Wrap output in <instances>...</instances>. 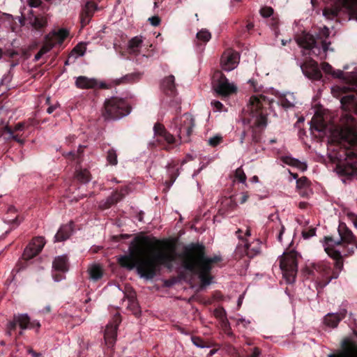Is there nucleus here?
I'll use <instances>...</instances> for the list:
<instances>
[{
  "label": "nucleus",
  "instance_id": "obj_57",
  "mask_svg": "<svg viewBox=\"0 0 357 357\" xmlns=\"http://www.w3.org/2000/svg\"><path fill=\"white\" fill-rule=\"evenodd\" d=\"M278 24L279 21L278 18L273 17L271 19L270 25L271 26L272 29L275 31V33H277Z\"/></svg>",
  "mask_w": 357,
  "mask_h": 357
},
{
  "label": "nucleus",
  "instance_id": "obj_50",
  "mask_svg": "<svg viewBox=\"0 0 357 357\" xmlns=\"http://www.w3.org/2000/svg\"><path fill=\"white\" fill-rule=\"evenodd\" d=\"M355 100L354 95L344 96L341 98V103L342 105L352 103Z\"/></svg>",
  "mask_w": 357,
  "mask_h": 357
},
{
  "label": "nucleus",
  "instance_id": "obj_4",
  "mask_svg": "<svg viewBox=\"0 0 357 357\" xmlns=\"http://www.w3.org/2000/svg\"><path fill=\"white\" fill-rule=\"evenodd\" d=\"M345 139L349 145L346 150V162L338 165L337 169L340 174L351 176L357 174V128H348Z\"/></svg>",
  "mask_w": 357,
  "mask_h": 357
},
{
  "label": "nucleus",
  "instance_id": "obj_15",
  "mask_svg": "<svg viewBox=\"0 0 357 357\" xmlns=\"http://www.w3.org/2000/svg\"><path fill=\"white\" fill-rule=\"evenodd\" d=\"M328 357H357V340L345 338L341 342V350Z\"/></svg>",
  "mask_w": 357,
  "mask_h": 357
},
{
  "label": "nucleus",
  "instance_id": "obj_25",
  "mask_svg": "<svg viewBox=\"0 0 357 357\" xmlns=\"http://www.w3.org/2000/svg\"><path fill=\"white\" fill-rule=\"evenodd\" d=\"M324 250L328 256L335 260V267L336 269L340 271L343 268V261L341 252L338 250H336L334 248L325 245Z\"/></svg>",
  "mask_w": 357,
  "mask_h": 357
},
{
  "label": "nucleus",
  "instance_id": "obj_45",
  "mask_svg": "<svg viewBox=\"0 0 357 357\" xmlns=\"http://www.w3.org/2000/svg\"><path fill=\"white\" fill-rule=\"evenodd\" d=\"M323 14L326 17L333 19L337 15L338 10L336 8L333 9L327 8L324 9Z\"/></svg>",
  "mask_w": 357,
  "mask_h": 357
},
{
  "label": "nucleus",
  "instance_id": "obj_10",
  "mask_svg": "<svg viewBox=\"0 0 357 357\" xmlns=\"http://www.w3.org/2000/svg\"><path fill=\"white\" fill-rule=\"evenodd\" d=\"M340 238L335 240L333 236L324 237V245L334 248L342 244L353 245L357 248V238L345 223L340 222L337 228Z\"/></svg>",
  "mask_w": 357,
  "mask_h": 357
},
{
  "label": "nucleus",
  "instance_id": "obj_16",
  "mask_svg": "<svg viewBox=\"0 0 357 357\" xmlns=\"http://www.w3.org/2000/svg\"><path fill=\"white\" fill-rule=\"evenodd\" d=\"M296 40L300 47L311 50L312 54L317 56L321 53V48L317 45L313 35L303 32L296 38Z\"/></svg>",
  "mask_w": 357,
  "mask_h": 357
},
{
  "label": "nucleus",
  "instance_id": "obj_29",
  "mask_svg": "<svg viewBox=\"0 0 357 357\" xmlns=\"http://www.w3.org/2000/svg\"><path fill=\"white\" fill-rule=\"evenodd\" d=\"M281 160L284 164L292 166V167H297L302 171L306 170L307 167V165L305 163L301 162L298 159L294 158L291 156H289V155L282 156Z\"/></svg>",
  "mask_w": 357,
  "mask_h": 357
},
{
  "label": "nucleus",
  "instance_id": "obj_1",
  "mask_svg": "<svg viewBox=\"0 0 357 357\" xmlns=\"http://www.w3.org/2000/svg\"><path fill=\"white\" fill-rule=\"evenodd\" d=\"M177 257L173 243L154 237L137 236L129 246V254L120 256L118 262L129 271L136 268L141 278L152 280L162 267L172 271Z\"/></svg>",
  "mask_w": 357,
  "mask_h": 357
},
{
  "label": "nucleus",
  "instance_id": "obj_20",
  "mask_svg": "<svg viewBox=\"0 0 357 357\" xmlns=\"http://www.w3.org/2000/svg\"><path fill=\"white\" fill-rule=\"evenodd\" d=\"M75 86L81 89H96L97 87L102 89H109V86L105 83H99L95 78H89L86 76H79L75 80Z\"/></svg>",
  "mask_w": 357,
  "mask_h": 357
},
{
  "label": "nucleus",
  "instance_id": "obj_40",
  "mask_svg": "<svg viewBox=\"0 0 357 357\" xmlns=\"http://www.w3.org/2000/svg\"><path fill=\"white\" fill-rule=\"evenodd\" d=\"M95 5L93 3H87L86 5V9L84 10L83 13H82L81 16V22L82 24H86L89 23L91 17L92 16V13L89 10V8L91 7H94Z\"/></svg>",
  "mask_w": 357,
  "mask_h": 357
},
{
  "label": "nucleus",
  "instance_id": "obj_33",
  "mask_svg": "<svg viewBox=\"0 0 357 357\" xmlns=\"http://www.w3.org/2000/svg\"><path fill=\"white\" fill-rule=\"evenodd\" d=\"M247 256L249 258H253L260 252V242L257 240L248 243L247 241Z\"/></svg>",
  "mask_w": 357,
  "mask_h": 357
},
{
  "label": "nucleus",
  "instance_id": "obj_39",
  "mask_svg": "<svg viewBox=\"0 0 357 357\" xmlns=\"http://www.w3.org/2000/svg\"><path fill=\"white\" fill-rule=\"evenodd\" d=\"M197 45H199L200 43H206L211 38V33L206 29H202L197 33Z\"/></svg>",
  "mask_w": 357,
  "mask_h": 357
},
{
  "label": "nucleus",
  "instance_id": "obj_42",
  "mask_svg": "<svg viewBox=\"0 0 357 357\" xmlns=\"http://www.w3.org/2000/svg\"><path fill=\"white\" fill-rule=\"evenodd\" d=\"M107 160L111 165H116L118 163L117 154L114 149H110L107 153Z\"/></svg>",
  "mask_w": 357,
  "mask_h": 357
},
{
  "label": "nucleus",
  "instance_id": "obj_24",
  "mask_svg": "<svg viewBox=\"0 0 357 357\" xmlns=\"http://www.w3.org/2000/svg\"><path fill=\"white\" fill-rule=\"evenodd\" d=\"M174 79V76L169 75L165 77L162 82V89L167 96H174L176 94V89Z\"/></svg>",
  "mask_w": 357,
  "mask_h": 357
},
{
  "label": "nucleus",
  "instance_id": "obj_31",
  "mask_svg": "<svg viewBox=\"0 0 357 357\" xmlns=\"http://www.w3.org/2000/svg\"><path fill=\"white\" fill-rule=\"evenodd\" d=\"M342 4L347 10L350 18L357 20V0H343Z\"/></svg>",
  "mask_w": 357,
  "mask_h": 357
},
{
  "label": "nucleus",
  "instance_id": "obj_52",
  "mask_svg": "<svg viewBox=\"0 0 357 357\" xmlns=\"http://www.w3.org/2000/svg\"><path fill=\"white\" fill-rule=\"evenodd\" d=\"M332 75L334 77H337V78H340V79H342L344 82L347 84V79H346V77H347L348 76V73H347L346 75H344V73L342 70H337V71L334 70L333 71V73H332Z\"/></svg>",
  "mask_w": 357,
  "mask_h": 357
},
{
  "label": "nucleus",
  "instance_id": "obj_13",
  "mask_svg": "<svg viewBox=\"0 0 357 357\" xmlns=\"http://www.w3.org/2000/svg\"><path fill=\"white\" fill-rule=\"evenodd\" d=\"M213 88L222 97H227L236 92L237 88L229 82L226 76L220 71H216L213 78Z\"/></svg>",
  "mask_w": 357,
  "mask_h": 357
},
{
  "label": "nucleus",
  "instance_id": "obj_58",
  "mask_svg": "<svg viewBox=\"0 0 357 357\" xmlns=\"http://www.w3.org/2000/svg\"><path fill=\"white\" fill-rule=\"evenodd\" d=\"M64 273L59 272L56 273H54L52 275L53 279L55 282H60L62 280L65 279V276L63 275Z\"/></svg>",
  "mask_w": 357,
  "mask_h": 357
},
{
  "label": "nucleus",
  "instance_id": "obj_56",
  "mask_svg": "<svg viewBox=\"0 0 357 357\" xmlns=\"http://www.w3.org/2000/svg\"><path fill=\"white\" fill-rule=\"evenodd\" d=\"M308 180L305 176H303L300 178H298L296 181V184L298 188H303L307 185Z\"/></svg>",
  "mask_w": 357,
  "mask_h": 357
},
{
  "label": "nucleus",
  "instance_id": "obj_23",
  "mask_svg": "<svg viewBox=\"0 0 357 357\" xmlns=\"http://www.w3.org/2000/svg\"><path fill=\"white\" fill-rule=\"evenodd\" d=\"M126 194H128L127 187L121 188L119 191L116 190L113 192L112 194L107 197L106 202H105L104 208H110L112 205H114L119 202H120Z\"/></svg>",
  "mask_w": 357,
  "mask_h": 357
},
{
  "label": "nucleus",
  "instance_id": "obj_53",
  "mask_svg": "<svg viewBox=\"0 0 357 357\" xmlns=\"http://www.w3.org/2000/svg\"><path fill=\"white\" fill-rule=\"evenodd\" d=\"M215 316L222 321L226 319V312L224 308H218L215 310Z\"/></svg>",
  "mask_w": 357,
  "mask_h": 357
},
{
  "label": "nucleus",
  "instance_id": "obj_30",
  "mask_svg": "<svg viewBox=\"0 0 357 357\" xmlns=\"http://www.w3.org/2000/svg\"><path fill=\"white\" fill-rule=\"evenodd\" d=\"M347 84L348 86L338 87L342 93H347L351 91L354 86H357V75L354 73H348L346 77Z\"/></svg>",
  "mask_w": 357,
  "mask_h": 357
},
{
  "label": "nucleus",
  "instance_id": "obj_59",
  "mask_svg": "<svg viewBox=\"0 0 357 357\" xmlns=\"http://www.w3.org/2000/svg\"><path fill=\"white\" fill-rule=\"evenodd\" d=\"M261 355V349L259 347H254L252 353L248 357H259Z\"/></svg>",
  "mask_w": 357,
  "mask_h": 357
},
{
  "label": "nucleus",
  "instance_id": "obj_37",
  "mask_svg": "<svg viewBox=\"0 0 357 357\" xmlns=\"http://www.w3.org/2000/svg\"><path fill=\"white\" fill-rule=\"evenodd\" d=\"M143 40L142 36H135L128 43V48L132 53H138V48L142 46Z\"/></svg>",
  "mask_w": 357,
  "mask_h": 357
},
{
  "label": "nucleus",
  "instance_id": "obj_27",
  "mask_svg": "<svg viewBox=\"0 0 357 357\" xmlns=\"http://www.w3.org/2000/svg\"><path fill=\"white\" fill-rule=\"evenodd\" d=\"M237 206L236 203L231 197L224 198L218 209V214L220 215H225L230 211L234 210Z\"/></svg>",
  "mask_w": 357,
  "mask_h": 357
},
{
  "label": "nucleus",
  "instance_id": "obj_55",
  "mask_svg": "<svg viewBox=\"0 0 357 357\" xmlns=\"http://www.w3.org/2000/svg\"><path fill=\"white\" fill-rule=\"evenodd\" d=\"M321 68L326 73L332 75L333 68L332 66L330 65L328 63H326V62L322 63Z\"/></svg>",
  "mask_w": 357,
  "mask_h": 357
},
{
  "label": "nucleus",
  "instance_id": "obj_11",
  "mask_svg": "<svg viewBox=\"0 0 357 357\" xmlns=\"http://www.w3.org/2000/svg\"><path fill=\"white\" fill-rule=\"evenodd\" d=\"M17 324L22 330L35 328L36 333L38 332V330L41 326L39 321H31V318L27 314H15L13 319L8 321L7 324V335L10 336L13 331L16 330Z\"/></svg>",
  "mask_w": 357,
  "mask_h": 357
},
{
  "label": "nucleus",
  "instance_id": "obj_14",
  "mask_svg": "<svg viewBox=\"0 0 357 357\" xmlns=\"http://www.w3.org/2000/svg\"><path fill=\"white\" fill-rule=\"evenodd\" d=\"M69 36V31L66 29H60L47 34L40 51L45 54L50 52L56 45H61Z\"/></svg>",
  "mask_w": 357,
  "mask_h": 357
},
{
  "label": "nucleus",
  "instance_id": "obj_38",
  "mask_svg": "<svg viewBox=\"0 0 357 357\" xmlns=\"http://www.w3.org/2000/svg\"><path fill=\"white\" fill-rule=\"evenodd\" d=\"M76 178L79 182L86 183L91 180V174L87 169H81L76 171Z\"/></svg>",
  "mask_w": 357,
  "mask_h": 357
},
{
  "label": "nucleus",
  "instance_id": "obj_2",
  "mask_svg": "<svg viewBox=\"0 0 357 357\" xmlns=\"http://www.w3.org/2000/svg\"><path fill=\"white\" fill-rule=\"evenodd\" d=\"M183 268L198 275L201 288L211 283L213 276L211 271L213 264L222 260L220 256L208 257L206 255V248L203 244L192 243L184 248L180 255Z\"/></svg>",
  "mask_w": 357,
  "mask_h": 357
},
{
  "label": "nucleus",
  "instance_id": "obj_5",
  "mask_svg": "<svg viewBox=\"0 0 357 357\" xmlns=\"http://www.w3.org/2000/svg\"><path fill=\"white\" fill-rule=\"evenodd\" d=\"M305 273L312 277L317 289H324L332 279L339 277V271L333 270L330 264L324 261L310 264L306 266Z\"/></svg>",
  "mask_w": 357,
  "mask_h": 357
},
{
  "label": "nucleus",
  "instance_id": "obj_8",
  "mask_svg": "<svg viewBox=\"0 0 357 357\" xmlns=\"http://www.w3.org/2000/svg\"><path fill=\"white\" fill-rule=\"evenodd\" d=\"M45 245V241L43 236H36L31 239L25 248L22 259L16 264V271L20 272L29 266V261L40 253Z\"/></svg>",
  "mask_w": 357,
  "mask_h": 357
},
{
  "label": "nucleus",
  "instance_id": "obj_7",
  "mask_svg": "<svg viewBox=\"0 0 357 357\" xmlns=\"http://www.w3.org/2000/svg\"><path fill=\"white\" fill-rule=\"evenodd\" d=\"M195 125V119L188 113H185L182 116L176 117L173 119L172 126L174 128L179 139V144L190 142V137L192 135Z\"/></svg>",
  "mask_w": 357,
  "mask_h": 357
},
{
  "label": "nucleus",
  "instance_id": "obj_3",
  "mask_svg": "<svg viewBox=\"0 0 357 357\" xmlns=\"http://www.w3.org/2000/svg\"><path fill=\"white\" fill-rule=\"evenodd\" d=\"M271 101L264 95L252 96L248 104V112L250 117L243 119L245 123L250 124L247 130H244L241 137L243 143L246 137L250 135L251 141L259 143L261 138L262 131L267 125L266 107L270 106Z\"/></svg>",
  "mask_w": 357,
  "mask_h": 357
},
{
  "label": "nucleus",
  "instance_id": "obj_32",
  "mask_svg": "<svg viewBox=\"0 0 357 357\" xmlns=\"http://www.w3.org/2000/svg\"><path fill=\"white\" fill-rule=\"evenodd\" d=\"M240 241L235 250V257L236 258H241L243 256H247V240L241 236H238Z\"/></svg>",
  "mask_w": 357,
  "mask_h": 357
},
{
  "label": "nucleus",
  "instance_id": "obj_64",
  "mask_svg": "<svg viewBox=\"0 0 357 357\" xmlns=\"http://www.w3.org/2000/svg\"><path fill=\"white\" fill-rule=\"evenodd\" d=\"M211 105L219 111L223 107V105L218 100H213Z\"/></svg>",
  "mask_w": 357,
  "mask_h": 357
},
{
  "label": "nucleus",
  "instance_id": "obj_12",
  "mask_svg": "<svg viewBox=\"0 0 357 357\" xmlns=\"http://www.w3.org/2000/svg\"><path fill=\"white\" fill-rule=\"evenodd\" d=\"M280 267L289 282H293L298 271L297 254L295 252L284 253L280 261Z\"/></svg>",
  "mask_w": 357,
  "mask_h": 357
},
{
  "label": "nucleus",
  "instance_id": "obj_46",
  "mask_svg": "<svg viewBox=\"0 0 357 357\" xmlns=\"http://www.w3.org/2000/svg\"><path fill=\"white\" fill-rule=\"evenodd\" d=\"M86 47L84 43H79L74 47L73 52L79 56H83L86 52Z\"/></svg>",
  "mask_w": 357,
  "mask_h": 357
},
{
  "label": "nucleus",
  "instance_id": "obj_47",
  "mask_svg": "<svg viewBox=\"0 0 357 357\" xmlns=\"http://www.w3.org/2000/svg\"><path fill=\"white\" fill-rule=\"evenodd\" d=\"M260 14L264 17H271L273 14V9L268 6L263 7L260 10Z\"/></svg>",
  "mask_w": 357,
  "mask_h": 357
},
{
  "label": "nucleus",
  "instance_id": "obj_18",
  "mask_svg": "<svg viewBox=\"0 0 357 357\" xmlns=\"http://www.w3.org/2000/svg\"><path fill=\"white\" fill-rule=\"evenodd\" d=\"M303 73L310 79L320 80L322 73L319 68L318 63L312 59H309L301 66Z\"/></svg>",
  "mask_w": 357,
  "mask_h": 357
},
{
  "label": "nucleus",
  "instance_id": "obj_34",
  "mask_svg": "<svg viewBox=\"0 0 357 357\" xmlns=\"http://www.w3.org/2000/svg\"><path fill=\"white\" fill-rule=\"evenodd\" d=\"M30 23L36 30L40 31L47 26V22L44 17L34 16L33 19H31Z\"/></svg>",
  "mask_w": 357,
  "mask_h": 357
},
{
  "label": "nucleus",
  "instance_id": "obj_63",
  "mask_svg": "<svg viewBox=\"0 0 357 357\" xmlns=\"http://www.w3.org/2000/svg\"><path fill=\"white\" fill-rule=\"evenodd\" d=\"M348 217L352 220L354 227L357 229V215L353 213H349Z\"/></svg>",
  "mask_w": 357,
  "mask_h": 357
},
{
  "label": "nucleus",
  "instance_id": "obj_44",
  "mask_svg": "<svg viewBox=\"0 0 357 357\" xmlns=\"http://www.w3.org/2000/svg\"><path fill=\"white\" fill-rule=\"evenodd\" d=\"M235 178L241 183L245 182L247 177L241 167L236 169L235 172Z\"/></svg>",
  "mask_w": 357,
  "mask_h": 357
},
{
  "label": "nucleus",
  "instance_id": "obj_62",
  "mask_svg": "<svg viewBox=\"0 0 357 357\" xmlns=\"http://www.w3.org/2000/svg\"><path fill=\"white\" fill-rule=\"evenodd\" d=\"M42 3L41 0H29V6L31 7L38 8Z\"/></svg>",
  "mask_w": 357,
  "mask_h": 357
},
{
  "label": "nucleus",
  "instance_id": "obj_6",
  "mask_svg": "<svg viewBox=\"0 0 357 357\" xmlns=\"http://www.w3.org/2000/svg\"><path fill=\"white\" fill-rule=\"evenodd\" d=\"M130 111V105L124 99L112 97L105 100L102 114L106 119L116 120L128 115Z\"/></svg>",
  "mask_w": 357,
  "mask_h": 357
},
{
  "label": "nucleus",
  "instance_id": "obj_60",
  "mask_svg": "<svg viewBox=\"0 0 357 357\" xmlns=\"http://www.w3.org/2000/svg\"><path fill=\"white\" fill-rule=\"evenodd\" d=\"M149 20L150 21L151 24L155 26L159 25L160 22V19L158 16H153L150 17Z\"/></svg>",
  "mask_w": 357,
  "mask_h": 357
},
{
  "label": "nucleus",
  "instance_id": "obj_49",
  "mask_svg": "<svg viewBox=\"0 0 357 357\" xmlns=\"http://www.w3.org/2000/svg\"><path fill=\"white\" fill-rule=\"evenodd\" d=\"M280 105L284 109L291 108L294 106L287 98L284 97L280 100Z\"/></svg>",
  "mask_w": 357,
  "mask_h": 357
},
{
  "label": "nucleus",
  "instance_id": "obj_21",
  "mask_svg": "<svg viewBox=\"0 0 357 357\" xmlns=\"http://www.w3.org/2000/svg\"><path fill=\"white\" fill-rule=\"evenodd\" d=\"M347 311L346 309H341L337 313H328L324 317V324L329 327L335 328L339 322L345 318Z\"/></svg>",
  "mask_w": 357,
  "mask_h": 357
},
{
  "label": "nucleus",
  "instance_id": "obj_36",
  "mask_svg": "<svg viewBox=\"0 0 357 357\" xmlns=\"http://www.w3.org/2000/svg\"><path fill=\"white\" fill-rule=\"evenodd\" d=\"M90 278L93 281H98L100 280L103 275V271L102 268L99 265H93L89 270Z\"/></svg>",
  "mask_w": 357,
  "mask_h": 357
},
{
  "label": "nucleus",
  "instance_id": "obj_22",
  "mask_svg": "<svg viewBox=\"0 0 357 357\" xmlns=\"http://www.w3.org/2000/svg\"><path fill=\"white\" fill-rule=\"evenodd\" d=\"M142 75L140 73H128L120 78L112 79L111 83L114 86L134 84L141 79Z\"/></svg>",
  "mask_w": 357,
  "mask_h": 357
},
{
  "label": "nucleus",
  "instance_id": "obj_26",
  "mask_svg": "<svg viewBox=\"0 0 357 357\" xmlns=\"http://www.w3.org/2000/svg\"><path fill=\"white\" fill-rule=\"evenodd\" d=\"M52 268L56 272H67L69 269L68 257L61 255L55 257L52 262Z\"/></svg>",
  "mask_w": 357,
  "mask_h": 357
},
{
  "label": "nucleus",
  "instance_id": "obj_43",
  "mask_svg": "<svg viewBox=\"0 0 357 357\" xmlns=\"http://www.w3.org/2000/svg\"><path fill=\"white\" fill-rule=\"evenodd\" d=\"M330 35V30L326 26H324L323 28L319 29V34H318V38L320 39L321 41L323 40H327V38L329 37Z\"/></svg>",
  "mask_w": 357,
  "mask_h": 357
},
{
  "label": "nucleus",
  "instance_id": "obj_9",
  "mask_svg": "<svg viewBox=\"0 0 357 357\" xmlns=\"http://www.w3.org/2000/svg\"><path fill=\"white\" fill-rule=\"evenodd\" d=\"M153 132L155 141L153 145L156 144L167 151H170L177 145L178 140L165 128L163 124L155 123L153 126Z\"/></svg>",
  "mask_w": 357,
  "mask_h": 357
},
{
  "label": "nucleus",
  "instance_id": "obj_54",
  "mask_svg": "<svg viewBox=\"0 0 357 357\" xmlns=\"http://www.w3.org/2000/svg\"><path fill=\"white\" fill-rule=\"evenodd\" d=\"M316 234L315 228H311L307 231H303L302 236L305 239L314 236Z\"/></svg>",
  "mask_w": 357,
  "mask_h": 357
},
{
  "label": "nucleus",
  "instance_id": "obj_61",
  "mask_svg": "<svg viewBox=\"0 0 357 357\" xmlns=\"http://www.w3.org/2000/svg\"><path fill=\"white\" fill-rule=\"evenodd\" d=\"M330 45L331 42H327L326 40H323L321 41V49L324 53H326L329 50Z\"/></svg>",
  "mask_w": 357,
  "mask_h": 357
},
{
  "label": "nucleus",
  "instance_id": "obj_48",
  "mask_svg": "<svg viewBox=\"0 0 357 357\" xmlns=\"http://www.w3.org/2000/svg\"><path fill=\"white\" fill-rule=\"evenodd\" d=\"M82 152V147L79 146V148L77 152L70 151V152L67 153L66 154L63 153V155H64L65 157H67V158H71L73 160H75L76 158H77L79 156V155L81 154Z\"/></svg>",
  "mask_w": 357,
  "mask_h": 357
},
{
  "label": "nucleus",
  "instance_id": "obj_35",
  "mask_svg": "<svg viewBox=\"0 0 357 357\" xmlns=\"http://www.w3.org/2000/svg\"><path fill=\"white\" fill-rule=\"evenodd\" d=\"M177 165V163L172 162L167 166V172L169 174V185L174 183L178 175V169L176 168Z\"/></svg>",
  "mask_w": 357,
  "mask_h": 357
},
{
  "label": "nucleus",
  "instance_id": "obj_17",
  "mask_svg": "<svg viewBox=\"0 0 357 357\" xmlns=\"http://www.w3.org/2000/svg\"><path fill=\"white\" fill-rule=\"evenodd\" d=\"M121 321L119 314H116L112 323H109L105 330L104 339L108 347H113L116 340L117 330Z\"/></svg>",
  "mask_w": 357,
  "mask_h": 357
},
{
  "label": "nucleus",
  "instance_id": "obj_41",
  "mask_svg": "<svg viewBox=\"0 0 357 357\" xmlns=\"http://www.w3.org/2000/svg\"><path fill=\"white\" fill-rule=\"evenodd\" d=\"M191 340L195 346L199 348H208L211 347V344L209 342H206L204 340H203L202 337L199 336H192Z\"/></svg>",
  "mask_w": 357,
  "mask_h": 357
},
{
  "label": "nucleus",
  "instance_id": "obj_28",
  "mask_svg": "<svg viewBox=\"0 0 357 357\" xmlns=\"http://www.w3.org/2000/svg\"><path fill=\"white\" fill-rule=\"evenodd\" d=\"M73 231L71 223L61 226L55 234V241L60 242L68 239Z\"/></svg>",
  "mask_w": 357,
  "mask_h": 357
},
{
  "label": "nucleus",
  "instance_id": "obj_19",
  "mask_svg": "<svg viewBox=\"0 0 357 357\" xmlns=\"http://www.w3.org/2000/svg\"><path fill=\"white\" fill-rule=\"evenodd\" d=\"M238 60L239 56L236 52L230 49L225 50L220 59L222 70L225 71L234 70L237 66Z\"/></svg>",
  "mask_w": 357,
  "mask_h": 357
},
{
  "label": "nucleus",
  "instance_id": "obj_51",
  "mask_svg": "<svg viewBox=\"0 0 357 357\" xmlns=\"http://www.w3.org/2000/svg\"><path fill=\"white\" fill-rule=\"evenodd\" d=\"M222 141V138L220 136H215L211 137L208 140V144L213 147L218 146Z\"/></svg>",
  "mask_w": 357,
  "mask_h": 357
}]
</instances>
